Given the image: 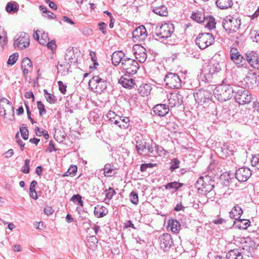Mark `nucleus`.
I'll use <instances>...</instances> for the list:
<instances>
[{"label": "nucleus", "mask_w": 259, "mask_h": 259, "mask_svg": "<svg viewBox=\"0 0 259 259\" xmlns=\"http://www.w3.org/2000/svg\"><path fill=\"white\" fill-rule=\"evenodd\" d=\"M99 110L97 109H95L94 110L91 111L89 115V119L91 122L96 121H97L100 117V114L99 113Z\"/></svg>", "instance_id": "obj_45"}, {"label": "nucleus", "mask_w": 259, "mask_h": 259, "mask_svg": "<svg viewBox=\"0 0 259 259\" xmlns=\"http://www.w3.org/2000/svg\"><path fill=\"white\" fill-rule=\"evenodd\" d=\"M153 153H150V155L156 156L157 154L158 156H162L165 155V150L163 148L160 146L155 144V146H153Z\"/></svg>", "instance_id": "obj_42"}, {"label": "nucleus", "mask_w": 259, "mask_h": 259, "mask_svg": "<svg viewBox=\"0 0 259 259\" xmlns=\"http://www.w3.org/2000/svg\"><path fill=\"white\" fill-rule=\"evenodd\" d=\"M19 55L17 53H14L9 56L7 64L9 65H14L18 59Z\"/></svg>", "instance_id": "obj_54"}, {"label": "nucleus", "mask_w": 259, "mask_h": 259, "mask_svg": "<svg viewBox=\"0 0 259 259\" xmlns=\"http://www.w3.org/2000/svg\"><path fill=\"white\" fill-rule=\"evenodd\" d=\"M108 212V209L103 206L97 205L94 208V214L97 218H102L106 215Z\"/></svg>", "instance_id": "obj_31"}, {"label": "nucleus", "mask_w": 259, "mask_h": 259, "mask_svg": "<svg viewBox=\"0 0 259 259\" xmlns=\"http://www.w3.org/2000/svg\"><path fill=\"white\" fill-rule=\"evenodd\" d=\"M241 19L231 16H227L222 22V26L229 33L236 32L240 27Z\"/></svg>", "instance_id": "obj_6"}, {"label": "nucleus", "mask_w": 259, "mask_h": 259, "mask_svg": "<svg viewBox=\"0 0 259 259\" xmlns=\"http://www.w3.org/2000/svg\"><path fill=\"white\" fill-rule=\"evenodd\" d=\"M58 84L59 86V90L60 92L62 94H65L66 91L67 86L65 84H64L61 81H58Z\"/></svg>", "instance_id": "obj_62"}, {"label": "nucleus", "mask_w": 259, "mask_h": 259, "mask_svg": "<svg viewBox=\"0 0 259 259\" xmlns=\"http://www.w3.org/2000/svg\"><path fill=\"white\" fill-rule=\"evenodd\" d=\"M118 83H120L123 88L126 89H132L136 85L135 80L130 77V75L126 76L125 74L122 76L118 80Z\"/></svg>", "instance_id": "obj_24"}, {"label": "nucleus", "mask_w": 259, "mask_h": 259, "mask_svg": "<svg viewBox=\"0 0 259 259\" xmlns=\"http://www.w3.org/2000/svg\"><path fill=\"white\" fill-rule=\"evenodd\" d=\"M117 120H115L114 124L121 129H127L130 125V120L129 117L119 116Z\"/></svg>", "instance_id": "obj_27"}, {"label": "nucleus", "mask_w": 259, "mask_h": 259, "mask_svg": "<svg viewBox=\"0 0 259 259\" xmlns=\"http://www.w3.org/2000/svg\"><path fill=\"white\" fill-rule=\"evenodd\" d=\"M155 35L159 38H167L170 37L174 31V25L168 23L162 24L159 28H156Z\"/></svg>", "instance_id": "obj_12"}, {"label": "nucleus", "mask_w": 259, "mask_h": 259, "mask_svg": "<svg viewBox=\"0 0 259 259\" xmlns=\"http://www.w3.org/2000/svg\"><path fill=\"white\" fill-rule=\"evenodd\" d=\"M40 34L41 37L40 40H39V43L41 45L46 46L47 42L49 40L48 33L44 31L42 32L41 30Z\"/></svg>", "instance_id": "obj_52"}, {"label": "nucleus", "mask_w": 259, "mask_h": 259, "mask_svg": "<svg viewBox=\"0 0 259 259\" xmlns=\"http://www.w3.org/2000/svg\"><path fill=\"white\" fill-rule=\"evenodd\" d=\"M121 67L125 71L126 73L132 75L137 72L140 65L137 61L127 57L121 62Z\"/></svg>", "instance_id": "obj_9"}, {"label": "nucleus", "mask_w": 259, "mask_h": 259, "mask_svg": "<svg viewBox=\"0 0 259 259\" xmlns=\"http://www.w3.org/2000/svg\"><path fill=\"white\" fill-rule=\"evenodd\" d=\"M29 36L28 33L21 32L18 33L14 39V46L20 49H24L29 45Z\"/></svg>", "instance_id": "obj_14"}, {"label": "nucleus", "mask_w": 259, "mask_h": 259, "mask_svg": "<svg viewBox=\"0 0 259 259\" xmlns=\"http://www.w3.org/2000/svg\"><path fill=\"white\" fill-rule=\"evenodd\" d=\"M168 105L165 104H159L155 105L153 108V112L159 116H164L169 112Z\"/></svg>", "instance_id": "obj_25"}, {"label": "nucleus", "mask_w": 259, "mask_h": 259, "mask_svg": "<svg viewBox=\"0 0 259 259\" xmlns=\"http://www.w3.org/2000/svg\"><path fill=\"white\" fill-rule=\"evenodd\" d=\"M20 132L23 139L26 140L28 139L29 132L26 124H22L19 127Z\"/></svg>", "instance_id": "obj_47"}, {"label": "nucleus", "mask_w": 259, "mask_h": 259, "mask_svg": "<svg viewBox=\"0 0 259 259\" xmlns=\"http://www.w3.org/2000/svg\"><path fill=\"white\" fill-rule=\"evenodd\" d=\"M160 247L164 252L169 250L171 247L174 245V240L171 235L169 233H164L158 238Z\"/></svg>", "instance_id": "obj_13"}, {"label": "nucleus", "mask_w": 259, "mask_h": 259, "mask_svg": "<svg viewBox=\"0 0 259 259\" xmlns=\"http://www.w3.org/2000/svg\"><path fill=\"white\" fill-rule=\"evenodd\" d=\"M235 87L233 88L229 84L227 79H224L222 83L216 88L214 92L215 97L221 102L229 100L234 94Z\"/></svg>", "instance_id": "obj_2"}, {"label": "nucleus", "mask_w": 259, "mask_h": 259, "mask_svg": "<svg viewBox=\"0 0 259 259\" xmlns=\"http://www.w3.org/2000/svg\"><path fill=\"white\" fill-rule=\"evenodd\" d=\"M208 174L210 172H214L216 175L215 178L218 179L219 177L221 176V175L219 174L217 172V171L218 170V168H216V165L215 162H212L210 163L208 167Z\"/></svg>", "instance_id": "obj_56"}, {"label": "nucleus", "mask_w": 259, "mask_h": 259, "mask_svg": "<svg viewBox=\"0 0 259 259\" xmlns=\"http://www.w3.org/2000/svg\"><path fill=\"white\" fill-rule=\"evenodd\" d=\"M55 133L54 138L56 141L59 142H62L64 140H65L66 135L64 133L62 134L61 131H57V130L56 129Z\"/></svg>", "instance_id": "obj_49"}, {"label": "nucleus", "mask_w": 259, "mask_h": 259, "mask_svg": "<svg viewBox=\"0 0 259 259\" xmlns=\"http://www.w3.org/2000/svg\"><path fill=\"white\" fill-rule=\"evenodd\" d=\"M136 149L137 153L143 156H149L153 153V145L147 142L142 136H137L136 139Z\"/></svg>", "instance_id": "obj_4"}, {"label": "nucleus", "mask_w": 259, "mask_h": 259, "mask_svg": "<svg viewBox=\"0 0 259 259\" xmlns=\"http://www.w3.org/2000/svg\"><path fill=\"white\" fill-rule=\"evenodd\" d=\"M251 176L250 169L246 167H242L236 170L235 173V179L240 182L247 181Z\"/></svg>", "instance_id": "obj_16"}, {"label": "nucleus", "mask_w": 259, "mask_h": 259, "mask_svg": "<svg viewBox=\"0 0 259 259\" xmlns=\"http://www.w3.org/2000/svg\"><path fill=\"white\" fill-rule=\"evenodd\" d=\"M246 59L249 64L254 68L259 67V56L254 51H248L246 53Z\"/></svg>", "instance_id": "obj_22"}, {"label": "nucleus", "mask_w": 259, "mask_h": 259, "mask_svg": "<svg viewBox=\"0 0 259 259\" xmlns=\"http://www.w3.org/2000/svg\"><path fill=\"white\" fill-rule=\"evenodd\" d=\"M226 258L227 259H243V252L239 248L230 249L226 253Z\"/></svg>", "instance_id": "obj_28"}, {"label": "nucleus", "mask_w": 259, "mask_h": 259, "mask_svg": "<svg viewBox=\"0 0 259 259\" xmlns=\"http://www.w3.org/2000/svg\"><path fill=\"white\" fill-rule=\"evenodd\" d=\"M7 34L6 32L0 26V50H3L7 44Z\"/></svg>", "instance_id": "obj_36"}, {"label": "nucleus", "mask_w": 259, "mask_h": 259, "mask_svg": "<svg viewBox=\"0 0 259 259\" xmlns=\"http://www.w3.org/2000/svg\"><path fill=\"white\" fill-rule=\"evenodd\" d=\"M70 201H72L74 203L81 206H82L83 204V202L82 200V197L79 194L73 195L70 198Z\"/></svg>", "instance_id": "obj_48"}, {"label": "nucleus", "mask_w": 259, "mask_h": 259, "mask_svg": "<svg viewBox=\"0 0 259 259\" xmlns=\"http://www.w3.org/2000/svg\"><path fill=\"white\" fill-rule=\"evenodd\" d=\"M104 175L105 177L111 176V173L114 170V165L111 163H107L103 168Z\"/></svg>", "instance_id": "obj_44"}, {"label": "nucleus", "mask_w": 259, "mask_h": 259, "mask_svg": "<svg viewBox=\"0 0 259 259\" xmlns=\"http://www.w3.org/2000/svg\"><path fill=\"white\" fill-rule=\"evenodd\" d=\"M30 160L26 159L24 161V165L23 166L21 171L24 174H28L30 171V166H29Z\"/></svg>", "instance_id": "obj_59"}, {"label": "nucleus", "mask_w": 259, "mask_h": 259, "mask_svg": "<svg viewBox=\"0 0 259 259\" xmlns=\"http://www.w3.org/2000/svg\"><path fill=\"white\" fill-rule=\"evenodd\" d=\"M229 213L230 218L236 221L243 213V210L239 205L237 204L232 208Z\"/></svg>", "instance_id": "obj_30"}, {"label": "nucleus", "mask_w": 259, "mask_h": 259, "mask_svg": "<svg viewBox=\"0 0 259 259\" xmlns=\"http://www.w3.org/2000/svg\"><path fill=\"white\" fill-rule=\"evenodd\" d=\"M152 11L160 16H167L168 15L167 8L164 5L153 8Z\"/></svg>", "instance_id": "obj_37"}, {"label": "nucleus", "mask_w": 259, "mask_h": 259, "mask_svg": "<svg viewBox=\"0 0 259 259\" xmlns=\"http://www.w3.org/2000/svg\"><path fill=\"white\" fill-rule=\"evenodd\" d=\"M44 95L47 102L50 104H54L57 102V98L52 94L49 93L47 90H44Z\"/></svg>", "instance_id": "obj_43"}, {"label": "nucleus", "mask_w": 259, "mask_h": 259, "mask_svg": "<svg viewBox=\"0 0 259 259\" xmlns=\"http://www.w3.org/2000/svg\"><path fill=\"white\" fill-rule=\"evenodd\" d=\"M115 194V192L113 188L110 187L108 189V192L106 194L105 199L108 200L111 199Z\"/></svg>", "instance_id": "obj_61"}, {"label": "nucleus", "mask_w": 259, "mask_h": 259, "mask_svg": "<svg viewBox=\"0 0 259 259\" xmlns=\"http://www.w3.org/2000/svg\"><path fill=\"white\" fill-rule=\"evenodd\" d=\"M243 242H241V246L239 247L241 249V251H242L243 255L247 256H253L254 253V247L255 246V242L252 241L250 238L247 240H245Z\"/></svg>", "instance_id": "obj_15"}, {"label": "nucleus", "mask_w": 259, "mask_h": 259, "mask_svg": "<svg viewBox=\"0 0 259 259\" xmlns=\"http://www.w3.org/2000/svg\"><path fill=\"white\" fill-rule=\"evenodd\" d=\"M205 22L206 23L205 25V27L209 30L215 28L216 22L215 19L211 16H207L205 17Z\"/></svg>", "instance_id": "obj_40"}, {"label": "nucleus", "mask_w": 259, "mask_h": 259, "mask_svg": "<svg viewBox=\"0 0 259 259\" xmlns=\"http://www.w3.org/2000/svg\"><path fill=\"white\" fill-rule=\"evenodd\" d=\"M234 225L239 229L245 230L250 226V221L249 220L239 218L234 221Z\"/></svg>", "instance_id": "obj_32"}, {"label": "nucleus", "mask_w": 259, "mask_h": 259, "mask_svg": "<svg viewBox=\"0 0 259 259\" xmlns=\"http://www.w3.org/2000/svg\"><path fill=\"white\" fill-rule=\"evenodd\" d=\"M133 38L134 42L142 41L148 36L147 32L144 25H140L133 31Z\"/></svg>", "instance_id": "obj_17"}, {"label": "nucleus", "mask_w": 259, "mask_h": 259, "mask_svg": "<svg viewBox=\"0 0 259 259\" xmlns=\"http://www.w3.org/2000/svg\"><path fill=\"white\" fill-rule=\"evenodd\" d=\"M183 184L178 182L174 181L167 183L164 185L166 190H172L173 192H176L179 188L183 186Z\"/></svg>", "instance_id": "obj_35"}, {"label": "nucleus", "mask_w": 259, "mask_h": 259, "mask_svg": "<svg viewBox=\"0 0 259 259\" xmlns=\"http://www.w3.org/2000/svg\"><path fill=\"white\" fill-rule=\"evenodd\" d=\"M32 67V64L31 60L28 57L24 58L21 63V69L23 71V75H27L29 72L28 68Z\"/></svg>", "instance_id": "obj_33"}, {"label": "nucleus", "mask_w": 259, "mask_h": 259, "mask_svg": "<svg viewBox=\"0 0 259 259\" xmlns=\"http://www.w3.org/2000/svg\"><path fill=\"white\" fill-rule=\"evenodd\" d=\"M251 164L253 167L259 170V154H254L252 156Z\"/></svg>", "instance_id": "obj_51"}, {"label": "nucleus", "mask_w": 259, "mask_h": 259, "mask_svg": "<svg viewBox=\"0 0 259 259\" xmlns=\"http://www.w3.org/2000/svg\"><path fill=\"white\" fill-rule=\"evenodd\" d=\"M126 57H127L125 56V54L122 51H115L111 56L112 64L116 66L120 63L121 64V62H123V60L125 59Z\"/></svg>", "instance_id": "obj_26"}, {"label": "nucleus", "mask_w": 259, "mask_h": 259, "mask_svg": "<svg viewBox=\"0 0 259 259\" xmlns=\"http://www.w3.org/2000/svg\"><path fill=\"white\" fill-rule=\"evenodd\" d=\"M152 90L151 84L143 83L138 89V93L142 97L148 96L150 94Z\"/></svg>", "instance_id": "obj_29"}, {"label": "nucleus", "mask_w": 259, "mask_h": 259, "mask_svg": "<svg viewBox=\"0 0 259 259\" xmlns=\"http://www.w3.org/2000/svg\"><path fill=\"white\" fill-rule=\"evenodd\" d=\"M231 60L238 66H242L245 62V59L239 53L236 48H232L230 51Z\"/></svg>", "instance_id": "obj_21"}, {"label": "nucleus", "mask_w": 259, "mask_h": 259, "mask_svg": "<svg viewBox=\"0 0 259 259\" xmlns=\"http://www.w3.org/2000/svg\"><path fill=\"white\" fill-rule=\"evenodd\" d=\"M195 42L200 49L203 50L213 43L214 38L211 33H202L198 35Z\"/></svg>", "instance_id": "obj_10"}, {"label": "nucleus", "mask_w": 259, "mask_h": 259, "mask_svg": "<svg viewBox=\"0 0 259 259\" xmlns=\"http://www.w3.org/2000/svg\"><path fill=\"white\" fill-rule=\"evenodd\" d=\"M37 107L39 110V114L40 116H42L46 114L47 111L45 105L41 102V101H37Z\"/></svg>", "instance_id": "obj_55"}, {"label": "nucleus", "mask_w": 259, "mask_h": 259, "mask_svg": "<svg viewBox=\"0 0 259 259\" xmlns=\"http://www.w3.org/2000/svg\"><path fill=\"white\" fill-rule=\"evenodd\" d=\"M64 59L67 65H75L77 63V56L76 53H74L73 48H68L66 50L64 55Z\"/></svg>", "instance_id": "obj_19"}, {"label": "nucleus", "mask_w": 259, "mask_h": 259, "mask_svg": "<svg viewBox=\"0 0 259 259\" xmlns=\"http://www.w3.org/2000/svg\"><path fill=\"white\" fill-rule=\"evenodd\" d=\"M209 87L206 89L201 88L196 90L194 93L195 100L199 105H205L211 102L212 94Z\"/></svg>", "instance_id": "obj_5"}, {"label": "nucleus", "mask_w": 259, "mask_h": 259, "mask_svg": "<svg viewBox=\"0 0 259 259\" xmlns=\"http://www.w3.org/2000/svg\"><path fill=\"white\" fill-rule=\"evenodd\" d=\"M106 117L110 122L113 123L114 124L115 120L119 119V115H117L114 112L111 110L108 111L106 114Z\"/></svg>", "instance_id": "obj_50"}, {"label": "nucleus", "mask_w": 259, "mask_h": 259, "mask_svg": "<svg viewBox=\"0 0 259 259\" xmlns=\"http://www.w3.org/2000/svg\"><path fill=\"white\" fill-rule=\"evenodd\" d=\"M168 106L170 107L180 106L183 102V97L178 93H172L167 95Z\"/></svg>", "instance_id": "obj_20"}, {"label": "nucleus", "mask_w": 259, "mask_h": 259, "mask_svg": "<svg viewBox=\"0 0 259 259\" xmlns=\"http://www.w3.org/2000/svg\"><path fill=\"white\" fill-rule=\"evenodd\" d=\"M205 17L204 13L201 12H193L191 15V18L199 23L205 22Z\"/></svg>", "instance_id": "obj_38"}, {"label": "nucleus", "mask_w": 259, "mask_h": 259, "mask_svg": "<svg viewBox=\"0 0 259 259\" xmlns=\"http://www.w3.org/2000/svg\"><path fill=\"white\" fill-rule=\"evenodd\" d=\"M47 48L51 50H53L56 48V41L55 40H52L51 41L49 40L47 42L46 45Z\"/></svg>", "instance_id": "obj_63"}, {"label": "nucleus", "mask_w": 259, "mask_h": 259, "mask_svg": "<svg viewBox=\"0 0 259 259\" xmlns=\"http://www.w3.org/2000/svg\"><path fill=\"white\" fill-rule=\"evenodd\" d=\"M170 229L172 232L178 233L181 228L180 223L176 220H172L171 223H169Z\"/></svg>", "instance_id": "obj_46"}, {"label": "nucleus", "mask_w": 259, "mask_h": 259, "mask_svg": "<svg viewBox=\"0 0 259 259\" xmlns=\"http://www.w3.org/2000/svg\"><path fill=\"white\" fill-rule=\"evenodd\" d=\"M215 4L220 9H226L232 7V0H216Z\"/></svg>", "instance_id": "obj_34"}, {"label": "nucleus", "mask_w": 259, "mask_h": 259, "mask_svg": "<svg viewBox=\"0 0 259 259\" xmlns=\"http://www.w3.org/2000/svg\"><path fill=\"white\" fill-rule=\"evenodd\" d=\"M157 165L156 163H143L140 166V171L142 172H145L147 170V169L149 168H152Z\"/></svg>", "instance_id": "obj_58"}, {"label": "nucleus", "mask_w": 259, "mask_h": 259, "mask_svg": "<svg viewBox=\"0 0 259 259\" xmlns=\"http://www.w3.org/2000/svg\"><path fill=\"white\" fill-rule=\"evenodd\" d=\"M218 151L220 152L221 157L224 158L233 154L234 147L230 143H225L221 147L218 148Z\"/></svg>", "instance_id": "obj_23"}, {"label": "nucleus", "mask_w": 259, "mask_h": 259, "mask_svg": "<svg viewBox=\"0 0 259 259\" xmlns=\"http://www.w3.org/2000/svg\"><path fill=\"white\" fill-rule=\"evenodd\" d=\"M234 97L236 102L240 105L248 104L252 98V95L248 91L237 87H235Z\"/></svg>", "instance_id": "obj_8"}, {"label": "nucleus", "mask_w": 259, "mask_h": 259, "mask_svg": "<svg viewBox=\"0 0 259 259\" xmlns=\"http://www.w3.org/2000/svg\"><path fill=\"white\" fill-rule=\"evenodd\" d=\"M133 51L139 62L144 63L146 61L147 57L146 50L143 46L140 45H135L133 47Z\"/></svg>", "instance_id": "obj_18"}, {"label": "nucleus", "mask_w": 259, "mask_h": 259, "mask_svg": "<svg viewBox=\"0 0 259 259\" xmlns=\"http://www.w3.org/2000/svg\"><path fill=\"white\" fill-rule=\"evenodd\" d=\"M108 82L99 76H94L89 82L90 89L97 94H101L106 91Z\"/></svg>", "instance_id": "obj_7"}, {"label": "nucleus", "mask_w": 259, "mask_h": 259, "mask_svg": "<svg viewBox=\"0 0 259 259\" xmlns=\"http://www.w3.org/2000/svg\"><path fill=\"white\" fill-rule=\"evenodd\" d=\"M131 202L135 205L138 204L139 202V197L138 193L135 191H132L130 195Z\"/></svg>", "instance_id": "obj_57"}, {"label": "nucleus", "mask_w": 259, "mask_h": 259, "mask_svg": "<svg viewBox=\"0 0 259 259\" xmlns=\"http://www.w3.org/2000/svg\"><path fill=\"white\" fill-rule=\"evenodd\" d=\"M221 70L220 63L216 60L212 59L208 64L201 70L198 76L199 79L206 83L211 82L213 75Z\"/></svg>", "instance_id": "obj_3"}, {"label": "nucleus", "mask_w": 259, "mask_h": 259, "mask_svg": "<svg viewBox=\"0 0 259 259\" xmlns=\"http://www.w3.org/2000/svg\"><path fill=\"white\" fill-rule=\"evenodd\" d=\"M215 174L212 172L200 177L195 183L197 192L208 198H214L215 194L213 190L215 184Z\"/></svg>", "instance_id": "obj_1"}, {"label": "nucleus", "mask_w": 259, "mask_h": 259, "mask_svg": "<svg viewBox=\"0 0 259 259\" xmlns=\"http://www.w3.org/2000/svg\"><path fill=\"white\" fill-rule=\"evenodd\" d=\"M6 10L9 13L17 12L19 10V6L15 2H9L6 5Z\"/></svg>", "instance_id": "obj_39"}, {"label": "nucleus", "mask_w": 259, "mask_h": 259, "mask_svg": "<svg viewBox=\"0 0 259 259\" xmlns=\"http://www.w3.org/2000/svg\"><path fill=\"white\" fill-rule=\"evenodd\" d=\"M164 82L167 87L171 89H179L182 86V80L175 73H167L164 77Z\"/></svg>", "instance_id": "obj_11"}, {"label": "nucleus", "mask_w": 259, "mask_h": 259, "mask_svg": "<svg viewBox=\"0 0 259 259\" xmlns=\"http://www.w3.org/2000/svg\"><path fill=\"white\" fill-rule=\"evenodd\" d=\"M235 178L231 177L230 174L228 173L227 175L226 179H224L223 182L224 184L226 186H229L230 184L233 183L235 181Z\"/></svg>", "instance_id": "obj_60"}, {"label": "nucleus", "mask_w": 259, "mask_h": 259, "mask_svg": "<svg viewBox=\"0 0 259 259\" xmlns=\"http://www.w3.org/2000/svg\"><path fill=\"white\" fill-rule=\"evenodd\" d=\"M98 25L99 26V30L102 31L104 34H106L107 33L106 24L103 22H100L98 23Z\"/></svg>", "instance_id": "obj_64"}, {"label": "nucleus", "mask_w": 259, "mask_h": 259, "mask_svg": "<svg viewBox=\"0 0 259 259\" xmlns=\"http://www.w3.org/2000/svg\"><path fill=\"white\" fill-rule=\"evenodd\" d=\"M87 241L90 243L89 246L90 249L94 250L96 248L98 240L95 236H91L87 237Z\"/></svg>", "instance_id": "obj_41"}, {"label": "nucleus", "mask_w": 259, "mask_h": 259, "mask_svg": "<svg viewBox=\"0 0 259 259\" xmlns=\"http://www.w3.org/2000/svg\"><path fill=\"white\" fill-rule=\"evenodd\" d=\"M180 161L178 158H174L171 160L169 170L171 171H174L179 167Z\"/></svg>", "instance_id": "obj_53"}]
</instances>
